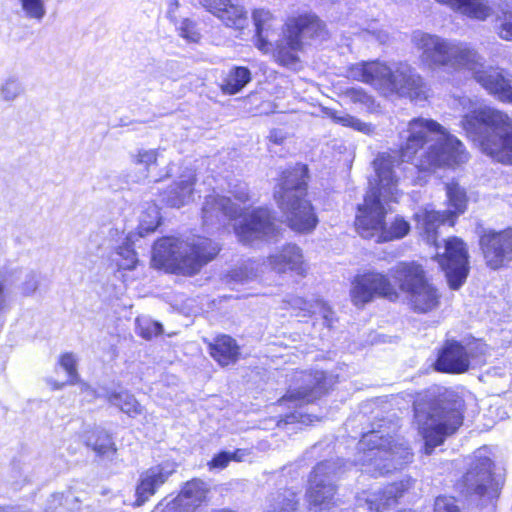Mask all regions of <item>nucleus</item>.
I'll use <instances>...</instances> for the list:
<instances>
[{
	"label": "nucleus",
	"instance_id": "obj_31",
	"mask_svg": "<svg viewBox=\"0 0 512 512\" xmlns=\"http://www.w3.org/2000/svg\"><path fill=\"white\" fill-rule=\"evenodd\" d=\"M195 174L188 170L174 182L165 193L163 200L171 207L179 208L193 200Z\"/></svg>",
	"mask_w": 512,
	"mask_h": 512
},
{
	"label": "nucleus",
	"instance_id": "obj_58",
	"mask_svg": "<svg viewBox=\"0 0 512 512\" xmlns=\"http://www.w3.org/2000/svg\"><path fill=\"white\" fill-rule=\"evenodd\" d=\"M299 421V422H302V423H311L313 422V420L311 419V416L310 415H297L296 413H293L291 414L290 416L287 417L286 419V422L287 423H292L294 421Z\"/></svg>",
	"mask_w": 512,
	"mask_h": 512
},
{
	"label": "nucleus",
	"instance_id": "obj_44",
	"mask_svg": "<svg viewBox=\"0 0 512 512\" xmlns=\"http://www.w3.org/2000/svg\"><path fill=\"white\" fill-rule=\"evenodd\" d=\"M23 91L24 89L19 79L9 77L0 85V99L4 102H13Z\"/></svg>",
	"mask_w": 512,
	"mask_h": 512
},
{
	"label": "nucleus",
	"instance_id": "obj_22",
	"mask_svg": "<svg viewBox=\"0 0 512 512\" xmlns=\"http://www.w3.org/2000/svg\"><path fill=\"white\" fill-rule=\"evenodd\" d=\"M199 5L225 26L241 30L247 26V11L233 0H198Z\"/></svg>",
	"mask_w": 512,
	"mask_h": 512
},
{
	"label": "nucleus",
	"instance_id": "obj_32",
	"mask_svg": "<svg viewBox=\"0 0 512 512\" xmlns=\"http://www.w3.org/2000/svg\"><path fill=\"white\" fill-rule=\"evenodd\" d=\"M449 7L451 10L469 18L484 21L489 18L493 9L488 0H434Z\"/></svg>",
	"mask_w": 512,
	"mask_h": 512
},
{
	"label": "nucleus",
	"instance_id": "obj_33",
	"mask_svg": "<svg viewBox=\"0 0 512 512\" xmlns=\"http://www.w3.org/2000/svg\"><path fill=\"white\" fill-rule=\"evenodd\" d=\"M283 34V38L278 40L275 46L271 44V51L269 53L272 54V58L277 64L292 68L299 62L297 53L303 46L299 41L294 45L290 39V34L286 30L283 31Z\"/></svg>",
	"mask_w": 512,
	"mask_h": 512
},
{
	"label": "nucleus",
	"instance_id": "obj_64",
	"mask_svg": "<svg viewBox=\"0 0 512 512\" xmlns=\"http://www.w3.org/2000/svg\"><path fill=\"white\" fill-rule=\"evenodd\" d=\"M0 512H31V511H19V510H15L13 507L0 506Z\"/></svg>",
	"mask_w": 512,
	"mask_h": 512
},
{
	"label": "nucleus",
	"instance_id": "obj_62",
	"mask_svg": "<svg viewBox=\"0 0 512 512\" xmlns=\"http://www.w3.org/2000/svg\"><path fill=\"white\" fill-rule=\"evenodd\" d=\"M232 456V460L235 461H241L243 457L246 455V452L244 450L238 449L233 453H230Z\"/></svg>",
	"mask_w": 512,
	"mask_h": 512
},
{
	"label": "nucleus",
	"instance_id": "obj_60",
	"mask_svg": "<svg viewBox=\"0 0 512 512\" xmlns=\"http://www.w3.org/2000/svg\"><path fill=\"white\" fill-rule=\"evenodd\" d=\"M179 2L178 0H171L169 3V9H168V16L171 19L172 22L176 21L175 17L173 16V13L178 9Z\"/></svg>",
	"mask_w": 512,
	"mask_h": 512
},
{
	"label": "nucleus",
	"instance_id": "obj_17",
	"mask_svg": "<svg viewBox=\"0 0 512 512\" xmlns=\"http://www.w3.org/2000/svg\"><path fill=\"white\" fill-rule=\"evenodd\" d=\"M477 62L470 71L474 79L499 101L512 104V74L499 67L486 66L480 55Z\"/></svg>",
	"mask_w": 512,
	"mask_h": 512
},
{
	"label": "nucleus",
	"instance_id": "obj_24",
	"mask_svg": "<svg viewBox=\"0 0 512 512\" xmlns=\"http://www.w3.org/2000/svg\"><path fill=\"white\" fill-rule=\"evenodd\" d=\"M438 371L461 374L469 369V359L464 345L455 340H448L441 349L435 363Z\"/></svg>",
	"mask_w": 512,
	"mask_h": 512
},
{
	"label": "nucleus",
	"instance_id": "obj_14",
	"mask_svg": "<svg viewBox=\"0 0 512 512\" xmlns=\"http://www.w3.org/2000/svg\"><path fill=\"white\" fill-rule=\"evenodd\" d=\"M477 235L488 268L499 270L512 262V228L496 231L479 226Z\"/></svg>",
	"mask_w": 512,
	"mask_h": 512
},
{
	"label": "nucleus",
	"instance_id": "obj_37",
	"mask_svg": "<svg viewBox=\"0 0 512 512\" xmlns=\"http://www.w3.org/2000/svg\"><path fill=\"white\" fill-rule=\"evenodd\" d=\"M251 81V72L247 67L235 66L223 77L220 89L224 94L234 95Z\"/></svg>",
	"mask_w": 512,
	"mask_h": 512
},
{
	"label": "nucleus",
	"instance_id": "obj_41",
	"mask_svg": "<svg viewBox=\"0 0 512 512\" xmlns=\"http://www.w3.org/2000/svg\"><path fill=\"white\" fill-rule=\"evenodd\" d=\"M326 114L336 123L345 126L350 127L356 131L365 133V134H371L374 132V127L370 123H366L361 121L360 119L333 109H327Z\"/></svg>",
	"mask_w": 512,
	"mask_h": 512
},
{
	"label": "nucleus",
	"instance_id": "obj_8",
	"mask_svg": "<svg viewBox=\"0 0 512 512\" xmlns=\"http://www.w3.org/2000/svg\"><path fill=\"white\" fill-rule=\"evenodd\" d=\"M391 276L415 313H428L438 308L441 293L428 280L422 265L414 261L400 262L391 270Z\"/></svg>",
	"mask_w": 512,
	"mask_h": 512
},
{
	"label": "nucleus",
	"instance_id": "obj_53",
	"mask_svg": "<svg viewBox=\"0 0 512 512\" xmlns=\"http://www.w3.org/2000/svg\"><path fill=\"white\" fill-rule=\"evenodd\" d=\"M232 460L230 452H221L217 454L209 463L211 468H225L228 463Z\"/></svg>",
	"mask_w": 512,
	"mask_h": 512
},
{
	"label": "nucleus",
	"instance_id": "obj_48",
	"mask_svg": "<svg viewBox=\"0 0 512 512\" xmlns=\"http://www.w3.org/2000/svg\"><path fill=\"white\" fill-rule=\"evenodd\" d=\"M179 35L186 41L191 43L199 42L201 34L196 27V23L188 18H184L180 21H174Z\"/></svg>",
	"mask_w": 512,
	"mask_h": 512
},
{
	"label": "nucleus",
	"instance_id": "obj_2",
	"mask_svg": "<svg viewBox=\"0 0 512 512\" xmlns=\"http://www.w3.org/2000/svg\"><path fill=\"white\" fill-rule=\"evenodd\" d=\"M464 112L462 128L487 156L503 164H512V118L499 110L479 106L470 98L455 99Z\"/></svg>",
	"mask_w": 512,
	"mask_h": 512
},
{
	"label": "nucleus",
	"instance_id": "obj_4",
	"mask_svg": "<svg viewBox=\"0 0 512 512\" xmlns=\"http://www.w3.org/2000/svg\"><path fill=\"white\" fill-rule=\"evenodd\" d=\"M307 171V167L301 164L284 171L274 192V198L287 225L299 233H310L318 224L314 208L306 199Z\"/></svg>",
	"mask_w": 512,
	"mask_h": 512
},
{
	"label": "nucleus",
	"instance_id": "obj_9",
	"mask_svg": "<svg viewBox=\"0 0 512 512\" xmlns=\"http://www.w3.org/2000/svg\"><path fill=\"white\" fill-rule=\"evenodd\" d=\"M386 210L375 194L366 195L363 204L358 206L355 227L362 238L387 242L401 239L410 231V224L401 216H396L389 224L385 222Z\"/></svg>",
	"mask_w": 512,
	"mask_h": 512
},
{
	"label": "nucleus",
	"instance_id": "obj_38",
	"mask_svg": "<svg viewBox=\"0 0 512 512\" xmlns=\"http://www.w3.org/2000/svg\"><path fill=\"white\" fill-rule=\"evenodd\" d=\"M106 398L111 405L118 407L129 417H136L144 411L143 406L137 401L135 396L126 390L108 392Z\"/></svg>",
	"mask_w": 512,
	"mask_h": 512
},
{
	"label": "nucleus",
	"instance_id": "obj_63",
	"mask_svg": "<svg viewBox=\"0 0 512 512\" xmlns=\"http://www.w3.org/2000/svg\"><path fill=\"white\" fill-rule=\"evenodd\" d=\"M80 388L82 392H87L91 397H95V391L92 390L86 383H81Z\"/></svg>",
	"mask_w": 512,
	"mask_h": 512
},
{
	"label": "nucleus",
	"instance_id": "obj_47",
	"mask_svg": "<svg viewBox=\"0 0 512 512\" xmlns=\"http://www.w3.org/2000/svg\"><path fill=\"white\" fill-rule=\"evenodd\" d=\"M136 324L138 334L146 340H150L163 333L162 324L151 319L137 318Z\"/></svg>",
	"mask_w": 512,
	"mask_h": 512
},
{
	"label": "nucleus",
	"instance_id": "obj_50",
	"mask_svg": "<svg viewBox=\"0 0 512 512\" xmlns=\"http://www.w3.org/2000/svg\"><path fill=\"white\" fill-rule=\"evenodd\" d=\"M117 255L119 256L117 265L120 269L132 270L135 268L137 264L136 253L129 245L119 247Z\"/></svg>",
	"mask_w": 512,
	"mask_h": 512
},
{
	"label": "nucleus",
	"instance_id": "obj_40",
	"mask_svg": "<svg viewBox=\"0 0 512 512\" xmlns=\"http://www.w3.org/2000/svg\"><path fill=\"white\" fill-rule=\"evenodd\" d=\"M87 445L103 458H112L116 453L115 444L111 436L105 431L93 432L87 439Z\"/></svg>",
	"mask_w": 512,
	"mask_h": 512
},
{
	"label": "nucleus",
	"instance_id": "obj_3",
	"mask_svg": "<svg viewBox=\"0 0 512 512\" xmlns=\"http://www.w3.org/2000/svg\"><path fill=\"white\" fill-rule=\"evenodd\" d=\"M462 408V400L431 394H425L414 402V422L424 440L425 454H431L462 425Z\"/></svg>",
	"mask_w": 512,
	"mask_h": 512
},
{
	"label": "nucleus",
	"instance_id": "obj_35",
	"mask_svg": "<svg viewBox=\"0 0 512 512\" xmlns=\"http://www.w3.org/2000/svg\"><path fill=\"white\" fill-rule=\"evenodd\" d=\"M299 506V493L292 488H283L271 493L263 512H295Z\"/></svg>",
	"mask_w": 512,
	"mask_h": 512
},
{
	"label": "nucleus",
	"instance_id": "obj_16",
	"mask_svg": "<svg viewBox=\"0 0 512 512\" xmlns=\"http://www.w3.org/2000/svg\"><path fill=\"white\" fill-rule=\"evenodd\" d=\"M372 164L377 187L373 188L366 195L375 194L380 202L397 201L399 177L395 167L400 164L397 156L383 152L377 155Z\"/></svg>",
	"mask_w": 512,
	"mask_h": 512
},
{
	"label": "nucleus",
	"instance_id": "obj_6",
	"mask_svg": "<svg viewBox=\"0 0 512 512\" xmlns=\"http://www.w3.org/2000/svg\"><path fill=\"white\" fill-rule=\"evenodd\" d=\"M420 51L421 62L431 71L448 74L462 70L471 71L478 61V53L465 44L457 43L438 35L416 31L411 39Z\"/></svg>",
	"mask_w": 512,
	"mask_h": 512
},
{
	"label": "nucleus",
	"instance_id": "obj_36",
	"mask_svg": "<svg viewBox=\"0 0 512 512\" xmlns=\"http://www.w3.org/2000/svg\"><path fill=\"white\" fill-rule=\"evenodd\" d=\"M210 354L221 366H228L237 361L239 346L232 337L221 335L210 344Z\"/></svg>",
	"mask_w": 512,
	"mask_h": 512
},
{
	"label": "nucleus",
	"instance_id": "obj_15",
	"mask_svg": "<svg viewBox=\"0 0 512 512\" xmlns=\"http://www.w3.org/2000/svg\"><path fill=\"white\" fill-rule=\"evenodd\" d=\"M394 94L415 101H422L427 97L422 78L406 63H397L390 67L384 96Z\"/></svg>",
	"mask_w": 512,
	"mask_h": 512
},
{
	"label": "nucleus",
	"instance_id": "obj_34",
	"mask_svg": "<svg viewBox=\"0 0 512 512\" xmlns=\"http://www.w3.org/2000/svg\"><path fill=\"white\" fill-rule=\"evenodd\" d=\"M286 303L293 310L299 311L298 315L306 317L314 314H319L324 319V323L330 327L332 322L333 312L331 308L322 300L316 299L307 301L301 297H290Z\"/></svg>",
	"mask_w": 512,
	"mask_h": 512
},
{
	"label": "nucleus",
	"instance_id": "obj_28",
	"mask_svg": "<svg viewBox=\"0 0 512 512\" xmlns=\"http://www.w3.org/2000/svg\"><path fill=\"white\" fill-rule=\"evenodd\" d=\"M271 268L278 273L294 271L303 276L306 272L301 249L293 244L283 247L280 251L268 257Z\"/></svg>",
	"mask_w": 512,
	"mask_h": 512
},
{
	"label": "nucleus",
	"instance_id": "obj_7",
	"mask_svg": "<svg viewBox=\"0 0 512 512\" xmlns=\"http://www.w3.org/2000/svg\"><path fill=\"white\" fill-rule=\"evenodd\" d=\"M356 462L365 471L384 475L402 469L413 459L408 443L392 436L385 437L380 430L365 433L357 446Z\"/></svg>",
	"mask_w": 512,
	"mask_h": 512
},
{
	"label": "nucleus",
	"instance_id": "obj_11",
	"mask_svg": "<svg viewBox=\"0 0 512 512\" xmlns=\"http://www.w3.org/2000/svg\"><path fill=\"white\" fill-rule=\"evenodd\" d=\"M340 460H327L317 464L310 474L306 500L309 509L325 512L336 505V485L334 479L340 474Z\"/></svg>",
	"mask_w": 512,
	"mask_h": 512
},
{
	"label": "nucleus",
	"instance_id": "obj_19",
	"mask_svg": "<svg viewBox=\"0 0 512 512\" xmlns=\"http://www.w3.org/2000/svg\"><path fill=\"white\" fill-rule=\"evenodd\" d=\"M209 486L200 479L185 483L176 498L165 505L160 502L152 512H196L207 502Z\"/></svg>",
	"mask_w": 512,
	"mask_h": 512
},
{
	"label": "nucleus",
	"instance_id": "obj_43",
	"mask_svg": "<svg viewBox=\"0 0 512 512\" xmlns=\"http://www.w3.org/2000/svg\"><path fill=\"white\" fill-rule=\"evenodd\" d=\"M343 98L349 103L357 105L360 109L369 113L376 112L378 105L374 98L362 88H350L343 93Z\"/></svg>",
	"mask_w": 512,
	"mask_h": 512
},
{
	"label": "nucleus",
	"instance_id": "obj_45",
	"mask_svg": "<svg viewBox=\"0 0 512 512\" xmlns=\"http://www.w3.org/2000/svg\"><path fill=\"white\" fill-rule=\"evenodd\" d=\"M158 155L159 153L156 149H139L136 153L131 154V162L142 166L146 172L143 178H147L149 168L157 164Z\"/></svg>",
	"mask_w": 512,
	"mask_h": 512
},
{
	"label": "nucleus",
	"instance_id": "obj_52",
	"mask_svg": "<svg viewBox=\"0 0 512 512\" xmlns=\"http://www.w3.org/2000/svg\"><path fill=\"white\" fill-rule=\"evenodd\" d=\"M434 512H462L452 497H438L435 500Z\"/></svg>",
	"mask_w": 512,
	"mask_h": 512
},
{
	"label": "nucleus",
	"instance_id": "obj_57",
	"mask_svg": "<svg viewBox=\"0 0 512 512\" xmlns=\"http://www.w3.org/2000/svg\"><path fill=\"white\" fill-rule=\"evenodd\" d=\"M63 495L53 494L49 500V505L46 507L47 512H55L58 505L62 504Z\"/></svg>",
	"mask_w": 512,
	"mask_h": 512
},
{
	"label": "nucleus",
	"instance_id": "obj_56",
	"mask_svg": "<svg viewBox=\"0 0 512 512\" xmlns=\"http://www.w3.org/2000/svg\"><path fill=\"white\" fill-rule=\"evenodd\" d=\"M230 193L234 196L235 199L242 203H245L249 199L248 188L244 183L235 185Z\"/></svg>",
	"mask_w": 512,
	"mask_h": 512
},
{
	"label": "nucleus",
	"instance_id": "obj_29",
	"mask_svg": "<svg viewBox=\"0 0 512 512\" xmlns=\"http://www.w3.org/2000/svg\"><path fill=\"white\" fill-rule=\"evenodd\" d=\"M492 462L488 457H477L476 462L464 476L467 490L478 495H484L492 486Z\"/></svg>",
	"mask_w": 512,
	"mask_h": 512
},
{
	"label": "nucleus",
	"instance_id": "obj_27",
	"mask_svg": "<svg viewBox=\"0 0 512 512\" xmlns=\"http://www.w3.org/2000/svg\"><path fill=\"white\" fill-rule=\"evenodd\" d=\"M323 373L317 372L315 375L303 374L302 385L298 388L290 389L280 400L281 402H292L295 406L312 403L325 391L323 383Z\"/></svg>",
	"mask_w": 512,
	"mask_h": 512
},
{
	"label": "nucleus",
	"instance_id": "obj_21",
	"mask_svg": "<svg viewBox=\"0 0 512 512\" xmlns=\"http://www.w3.org/2000/svg\"><path fill=\"white\" fill-rule=\"evenodd\" d=\"M290 34V39L294 45L313 39L324 38L325 25L314 13H305L298 16L289 17L285 23V29Z\"/></svg>",
	"mask_w": 512,
	"mask_h": 512
},
{
	"label": "nucleus",
	"instance_id": "obj_30",
	"mask_svg": "<svg viewBox=\"0 0 512 512\" xmlns=\"http://www.w3.org/2000/svg\"><path fill=\"white\" fill-rule=\"evenodd\" d=\"M412 486V480L406 479L399 483L387 485L382 491L371 494L366 499L368 509L371 511L382 512L386 508L394 505L397 499Z\"/></svg>",
	"mask_w": 512,
	"mask_h": 512
},
{
	"label": "nucleus",
	"instance_id": "obj_55",
	"mask_svg": "<svg viewBox=\"0 0 512 512\" xmlns=\"http://www.w3.org/2000/svg\"><path fill=\"white\" fill-rule=\"evenodd\" d=\"M255 277H257V275L253 274L252 268L249 269L248 266H245L244 269H240L239 271H234L231 274V278L236 282H245Z\"/></svg>",
	"mask_w": 512,
	"mask_h": 512
},
{
	"label": "nucleus",
	"instance_id": "obj_5",
	"mask_svg": "<svg viewBox=\"0 0 512 512\" xmlns=\"http://www.w3.org/2000/svg\"><path fill=\"white\" fill-rule=\"evenodd\" d=\"M218 252V245L202 236H191L186 240L167 237L155 243L152 262L158 268L178 269L191 275L210 262Z\"/></svg>",
	"mask_w": 512,
	"mask_h": 512
},
{
	"label": "nucleus",
	"instance_id": "obj_59",
	"mask_svg": "<svg viewBox=\"0 0 512 512\" xmlns=\"http://www.w3.org/2000/svg\"><path fill=\"white\" fill-rule=\"evenodd\" d=\"M370 33L381 44H384L388 41L389 36L387 32L383 30L372 31Z\"/></svg>",
	"mask_w": 512,
	"mask_h": 512
},
{
	"label": "nucleus",
	"instance_id": "obj_1",
	"mask_svg": "<svg viewBox=\"0 0 512 512\" xmlns=\"http://www.w3.org/2000/svg\"><path fill=\"white\" fill-rule=\"evenodd\" d=\"M399 137L401 160L413 163L422 171L459 165L469 158L463 143L432 119H411Z\"/></svg>",
	"mask_w": 512,
	"mask_h": 512
},
{
	"label": "nucleus",
	"instance_id": "obj_42",
	"mask_svg": "<svg viewBox=\"0 0 512 512\" xmlns=\"http://www.w3.org/2000/svg\"><path fill=\"white\" fill-rule=\"evenodd\" d=\"M22 16L41 23L47 15V0H17Z\"/></svg>",
	"mask_w": 512,
	"mask_h": 512
},
{
	"label": "nucleus",
	"instance_id": "obj_12",
	"mask_svg": "<svg viewBox=\"0 0 512 512\" xmlns=\"http://www.w3.org/2000/svg\"><path fill=\"white\" fill-rule=\"evenodd\" d=\"M435 260L444 271L449 288L460 289L470 272L467 244L459 237H449L444 240V251H437Z\"/></svg>",
	"mask_w": 512,
	"mask_h": 512
},
{
	"label": "nucleus",
	"instance_id": "obj_23",
	"mask_svg": "<svg viewBox=\"0 0 512 512\" xmlns=\"http://www.w3.org/2000/svg\"><path fill=\"white\" fill-rule=\"evenodd\" d=\"M390 66L380 61H362L347 69V77L373 86L384 96Z\"/></svg>",
	"mask_w": 512,
	"mask_h": 512
},
{
	"label": "nucleus",
	"instance_id": "obj_18",
	"mask_svg": "<svg viewBox=\"0 0 512 512\" xmlns=\"http://www.w3.org/2000/svg\"><path fill=\"white\" fill-rule=\"evenodd\" d=\"M235 233L243 243L257 239H272L279 233L278 225L267 208H258L245 216Z\"/></svg>",
	"mask_w": 512,
	"mask_h": 512
},
{
	"label": "nucleus",
	"instance_id": "obj_20",
	"mask_svg": "<svg viewBox=\"0 0 512 512\" xmlns=\"http://www.w3.org/2000/svg\"><path fill=\"white\" fill-rule=\"evenodd\" d=\"M241 211L239 205L229 197L218 194L208 195L202 207V220L205 226H224L236 218Z\"/></svg>",
	"mask_w": 512,
	"mask_h": 512
},
{
	"label": "nucleus",
	"instance_id": "obj_61",
	"mask_svg": "<svg viewBox=\"0 0 512 512\" xmlns=\"http://www.w3.org/2000/svg\"><path fill=\"white\" fill-rule=\"evenodd\" d=\"M5 285L3 282H0V312H2L6 308V295L4 293Z\"/></svg>",
	"mask_w": 512,
	"mask_h": 512
},
{
	"label": "nucleus",
	"instance_id": "obj_51",
	"mask_svg": "<svg viewBox=\"0 0 512 512\" xmlns=\"http://www.w3.org/2000/svg\"><path fill=\"white\" fill-rule=\"evenodd\" d=\"M60 366L67 372L69 376V383L75 384L79 381L76 365L77 360L74 354L65 353L59 359Z\"/></svg>",
	"mask_w": 512,
	"mask_h": 512
},
{
	"label": "nucleus",
	"instance_id": "obj_26",
	"mask_svg": "<svg viewBox=\"0 0 512 512\" xmlns=\"http://www.w3.org/2000/svg\"><path fill=\"white\" fill-rule=\"evenodd\" d=\"M252 20L255 26V46L264 54L271 51L270 37L279 30L280 24L276 16L266 8L254 9Z\"/></svg>",
	"mask_w": 512,
	"mask_h": 512
},
{
	"label": "nucleus",
	"instance_id": "obj_39",
	"mask_svg": "<svg viewBox=\"0 0 512 512\" xmlns=\"http://www.w3.org/2000/svg\"><path fill=\"white\" fill-rule=\"evenodd\" d=\"M496 5L499 10L496 33L502 40L512 41V0H499Z\"/></svg>",
	"mask_w": 512,
	"mask_h": 512
},
{
	"label": "nucleus",
	"instance_id": "obj_46",
	"mask_svg": "<svg viewBox=\"0 0 512 512\" xmlns=\"http://www.w3.org/2000/svg\"><path fill=\"white\" fill-rule=\"evenodd\" d=\"M159 225V212L155 206L150 207L140 217L138 234L143 237L146 234L155 231Z\"/></svg>",
	"mask_w": 512,
	"mask_h": 512
},
{
	"label": "nucleus",
	"instance_id": "obj_13",
	"mask_svg": "<svg viewBox=\"0 0 512 512\" xmlns=\"http://www.w3.org/2000/svg\"><path fill=\"white\" fill-rule=\"evenodd\" d=\"M349 296L353 305L358 308H363L376 298L395 301L399 297L388 276L376 271L355 275L351 281Z\"/></svg>",
	"mask_w": 512,
	"mask_h": 512
},
{
	"label": "nucleus",
	"instance_id": "obj_25",
	"mask_svg": "<svg viewBox=\"0 0 512 512\" xmlns=\"http://www.w3.org/2000/svg\"><path fill=\"white\" fill-rule=\"evenodd\" d=\"M173 471L174 469L170 465L161 464L143 472L136 487V500L133 505L140 507L148 501L156 490L166 482Z\"/></svg>",
	"mask_w": 512,
	"mask_h": 512
},
{
	"label": "nucleus",
	"instance_id": "obj_49",
	"mask_svg": "<svg viewBox=\"0 0 512 512\" xmlns=\"http://www.w3.org/2000/svg\"><path fill=\"white\" fill-rule=\"evenodd\" d=\"M466 355L469 359V366L471 362L475 364H482L485 362V356L488 353V346L481 341H472L464 345Z\"/></svg>",
	"mask_w": 512,
	"mask_h": 512
},
{
	"label": "nucleus",
	"instance_id": "obj_10",
	"mask_svg": "<svg viewBox=\"0 0 512 512\" xmlns=\"http://www.w3.org/2000/svg\"><path fill=\"white\" fill-rule=\"evenodd\" d=\"M445 187L449 210L440 212L424 208L416 212L414 216L416 227L423 238L436 248H439L437 241L439 226L445 223H449L450 226L454 225L455 218L465 212L468 202L466 190L457 182L446 183Z\"/></svg>",
	"mask_w": 512,
	"mask_h": 512
},
{
	"label": "nucleus",
	"instance_id": "obj_54",
	"mask_svg": "<svg viewBox=\"0 0 512 512\" xmlns=\"http://www.w3.org/2000/svg\"><path fill=\"white\" fill-rule=\"evenodd\" d=\"M27 280L23 284V293L25 295H31L34 293L38 287V281L36 278V274L33 271L27 272Z\"/></svg>",
	"mask_w": 512,
	"mask_h": 512
}]
</instances>
